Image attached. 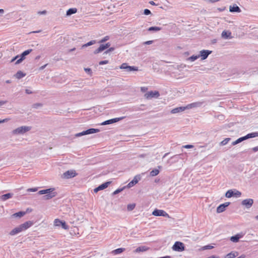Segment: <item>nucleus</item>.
Instances as JSON below:
<instances>
[{"mask_svg":"<svg viewBox=\"0 0 258 258\" xmlns=\"http://www.w3.org/2000/svg\"><path fill=\"white\" fill-rule=\"evenodd\" d=\"M26 76V74L22 72L21 71H18L14 75L16 78L20 79Z\"/></svg>","mask_w":258,"mask_h":258,"instance_id":"obj_26","label":"nucleus"},{"mask_svg":"<svg viewBox=\"0 0 258 258\" xmlns=\"http://www.w3.org/2000/svg\"><path fill=\"white\" fill-rule=\"evenodd\" d=\"M149 249V248L146 246H141L137 247L135 250V251L136 252H144L147 250Z\"/></svg>","mask_w":258,"mask_h":258,"instance_id":"obj_27","label":"nucleus"},{"mask_svg":"<svg viewBox=\"0 0 258 258\" xmlns=\"http://www.w3.org/2000/svg\"><path fill=\"white\" fill-rule=\"evenodd\" d=\"M160 96V93L157 91H151L145 94L144 96L147 99H150L152 98H158Z\"/></svg>","mask_w":258,"mask_h":258,"instance_id":"obj_8","label":"nucleus"},{"mask_svg":"<svg viewBox=\"0 0 258 258\" xmlns=\"http://www.w3.org/2000/svg\"><path fill=\"white\" fill-rule=\"evenodd\" d=\"M136 205L135 204H128L127 206V209L128 211H131L134 209L135 208Z\"/></svg>","mask_w":258,"mask_h":258,"instance_id":"obj_39","label":"nucleus"},{"mask_svg":"<svg viewBox=\"0 0 258 258\" xmlns=\"http://www.w3.org/2000/svg\"><path fill=\"white\" fill-rule=\"evenodd\" d=\"M244 235V234L242 232L238 233L234 236L230 237V239L233 242H238L239 241L240 238H242Z\"/></svg>","mask_w":258,"mask_h":258,"instance_id":"obj_18","label":"nucleus"},{"mask_svg":"<svg viewBox=\"0 0 258 258\" xmlns=\"http://www.w3.org/2000/svg\"><path fill=\"white\" fill-rule=\"evenodd\" d=\"M141 179V176L140 174L136 175L134 179L130 181L128 184L125 186L128 188H131L137 184Z\"/></svg>","mask_w":258,"mask_h":258,"instance_id":"obj_10","label":"nucleus"},{"mask_svg":"<svg viewBox=\"0 0 258 258\" xmlns=\"http://www.w3.org/2000/svg\"><path fill=\"white\" fill-rule=\"evenodd\" d=\"M241 195V192L236 189H229L225 194V197L228 198H230L232 197H240Z\"/></svg>","mask_w":258,"mask_h":258,"instance_id":"obj_3","label":"nucleus"},{"mask_svg":"<svg viewBox=\"0 0 258 258\" xmlns=\"http://www.w3.org/2000/svg\"><path fill=\"white\" fill-rule=\"evenodd\" d=\"M173 250L181 252L185 250V247L183 243L180 241H176L172 247Z\"/></svg>","mask_w":258,"mask_h":258,"instance_id":"obj_4","label":"nucleus"},{"mask_svg":"<svg viewBox=\"0 0 258 258\" xmlns=\"http://www.w3.org/2000/svg\"><path fill=\"white\" fill-rule=\"evenodd\" d=\"M32 49H29L23 51L19 56L20 58L16 61L15 64H18L21 63L23 61V60H24L25 59L26 56L30 54L32 52Z\"/></svg>","mask_w":258,"mask_h":258,"instance_id":"obj_5","label":"nucleus"},{"mask_svg":"<svg viewBox=\"0 0 258 258\" xmlns=\"http://www.w3.org/2000/svg\"><path fill=\"white\" fill-rule=\"evenodd\" d=\"M86 131L88 135L97 133L100 131L99 129L94 128H90Z\"/></svg>","mask_w":258,"mask_h":258,"instance_id":"obj_30","label":"nucleus"},{"mask_svg":"<svg viewBox=\"0 0 258 258\" xmlns=\"http://www.w3.org/2000/svg\"><path fill=\"white\" fill-rule=\"evenodd\" d=\"M214 247L213 246L211 245H207L203 247L204 249H211Z\"/></svg>","mask_w":258,"mask_h":258,"instance_id":"obj_48","label":"nucleus"},{"mask_svg":"<svg viewBox=\"0 0 258 258\" xmlns=\"http://www.w3.org/2000/svg\"><path fill=\"white\" fill-rule=\"evenodd\" d=\"M257 137H258V132H253L247 134L246 136H244V138L245 140H246L250 138H253Z\"/></svg>","mask_w":258,"mask_h":258,"instance_id":"obj_23","label":"nucleus"},{"mask_svg":"<svg viewBox=\"0 0 258 258\" xmlns=\"http://www.w3.org/2000/svg\"><path fill=\"white\" fill-rule=\"evenodd\" d=\"M125 249L124 248H118L112 251L111 253L113 254H119L124 251Z\"/></svg>","mask_w":258,"mask_h":258,"instance_id":"obj_32","label":"nucleus"},{"mask_svg":"<svg viewBox=\"0 0 258 258\" xmlns=\"http://www.w3.org/2000/svg\"><path fill=\"white\" fill-rule=\"evenodd\" d=\"M19 57V55H17L16 56H15V57H14L11 60V62H14L15 60H16Z\"/></svg>","mask_w":258,"mask_h":258,"instance_id":"obj_61","label":"nucleus"},{"mask_svg":"<svg viewBox=\"0 0 258 258\" xmlns=\"http://www.w3.org/2000/svg\"><path fill=\"white\" fill-rule=\"evenodd\" d=\"M109 62L108 60H101L99 62V64L100 65H103V64H107Z\"/></svg>","mask_w":258,"mask_h":258,"instance_id":"obj_50","label":"nucleus"},{"mask_svg":"<svg viewBox=\"0 0 258 258\" xmlns=\"http://www.w3.org/2000/svg\"><path fill=\"white\" fill-rule=\"evenodd\" d=\"M253 204V200L252 199H247L242 201L241 204L245 206L247 209L250 208Z\"/></svg>","mask_w":258,"mask_h":258,"instance_id":"obj_17","label":"nucleus"},{"mask_svg":"<svg viewBox=\"0 0 258 258\" xmlns=\"http://www.w3.org/2000/svg\"><path fill=\"white\" fill-rule=\"evenodd\" d=\"M47 13V11L46 10H44L42 11H39L38 14L39 15H45Z\"/></svg>","mask_w":258,"mask_h":258,"instance_id":"obj_59","label":"nucleus"},{"mask_svg":"<svg viewBox=\"0 0 258 258\" xmlns=\"http://www.w3.org/2000/svg\"><path fill=\"white\" fill-rule=\"evenodd\" d=\"M212 51L209 50H202L200 52V57H201L202 60L206 59L208 56L212 53Z\"/></svg>","mask_w":258,"mask_h":258,"instance_id":"obj_16","label":"nucleus"},{"mask_svg":"<svg viewBox=\"0 0 258 258\" xmlns=\"http://www.w3.org/2000/svg\"><path fill=\"white\" fill-rule=\"evenodd\" d=\"M230 204V202H226L223 204H222L220 205L217 208V213H220L225 211L226 208L229 206Z\"/></svg>","mask_w":258,"mask_h":258,"instance_id":"obj_14","label":"nucleus"},{"mask_svg":"<svg viewBox=\"0 0 258 258\" xmlns=\"http://www.w3.org/2000/svg\"><path fill=\"white\" fill-rule=\"evenodd\" d=\"M149 4L153 6H158V4H156L154 1H150Z\"/></svg>","mask_w":258,"mask_h":258,"instance_id":"obj_63","label":"nucleus"},{"mask_svg":"<svg viewBox=\"0 0 258 258\" xmlns=\"http://www.w3.org/2000/svg\"><path fill=\"white\" fill-rule=\"evenodd\" d=\"M25 92L26 93H27V94H32L33 92L29 89H26L25 90Z\"/></svg>","mask_w":258,"mask_h":258,"instance_id":"obj_62","label":"nucleus"},{"mask_svg":"<svg viewBox=\"0 0 258 258\" xmlns=\"http://www.w3.org/2000/svg\"><path fill=\"white\" fill-rule=\"evenodd\" d=\"M252 150L254 152L258 151V146L253 148Z\"/></svg>","mask_w":258,"mask_h":258,"instance_id":"obj_64","label":"nucleus"},{"mask_svg":"<svg viewBox=\"0 0 258 258\" xmlns=\"http://www.w3.org/2000/svg\"><path fill=\"white\" fill-rule=\"evenodd\" d=\"M153 42V40H149V41H147L145 42L144 43V44H147V45H150V44H152Z\"/></svg>","mask_w":258,"mask_h":258,"instance_id":"obj_60","label":"nucleus"},{"mask_svg":"<svg viewBox=\"0 0 258 258\" xmlns=\"http://www.w3.org/2000/svg\"><path fill=\"white\" fill-rule=\"evenodd\" d=\"M13 194L7 193V194L2 195L1 197V200L5 201L7 200L8 199L11 198L13 197Z\"/></svg>","mask_w":258,"mask_h":258,"instance_id":"obj_24","label":"nucleus"},{"mask_svg":"<svg viewBox=\"0 0 258 258\" xmlns=\"http://www.w3.org/2000/svg\"><path fill=\"white\" fill-rule=\"evenodd\" d=\"M120 69L125 70L127 72L137 71L138 70V68L135 66H130L126 63H123L120 66Z\"/></svg>","mask_w":258,"mask_h":258,"instance_id":"obj_6","label":"nucleus"},{"mask_svg":"<svg viewBox=\"0 0 258 258\" xmlns=\"http://www.w3.org/2000/svg\"><path fill=\"white\" fill-rule=\"evenodd\" d=\"M111 183L110 181H107L105 182L101 185H99L98 187L95 188L94 189V192L95 193H97L99 190H103L107 188L108 185Z\"/></svg>","mask_w":258,"mask_h":258,"instance_id":"obj_15","label":"nucleus"},{"mask_svg":"<svg viewBox=\"0 0 258 258\" xmlns=\"http://www.w3.org/2000/svg\"><path fill=\"white\" fill-rule=\"evenodd\" d=\"M236 141H237L238 144L245 141L244 136L238 138V139L236 140Z\"/></svg>","mask_w":258,"mask_h":258,"instance_id":"obj_49","label":"nucleus"},{"mask_svg":"<svg viewBox=\"0 0 258 258\" xmlns=\"http://www.w3.org/2000/svg\"><path fill=\"white\" fill-rule=\"evenodd\" d=\"M26 214V212L24 211H20L13 214L12 215L13 218H21Z\"/></svg>","mask_w":258,"mask_h":258,"instance_id":"obj_25","label":"nucleus"},{"mask_svg":"<svg viewBox=\"0 0 258 258\" xmlns=\"http://www.w3.org/2000/svg\"><path fill=\"white\" fill-rule=\"evenodd\" d=\"M184 155L182 154H177L175 155H174L173 156L171 157L167 161L168 163H170V164H172L175 162H176L178 161L179 159H182L183 156H184Z\"/></svg>","mask_w":258,"mask_h":258,"instance_id":"obj_11","label":"nucleus"},{"mask_svg":"<svg viewBox=\"0 0 258 258\" xmlns=\"http://www.w3.org/2000/svg\"><path fill=\"white\" fill-rule=\"evenodd\" d=\"M77 175L75 170H70L64 172L62 177L65 179H69L75 177Z\"/></svg>","mask_w":258,"mask_h":258,"instance_id":"obj_7","label":"nucleus"},{"mask_svg":"<svg viewBox=\"0 0 258 258\" xmlns=\"http://www.w3.org/2000/svg\"><path fill=\"white\" fill-rule=\"evenodd\" d=\"M151 14V12L150 11V10H149V9H146L144 10V14L145 15H149L150 14Z\"/></svg>","mask_w":258,"mask_h":258,"instance_id":"obj_47","label":"nucleus"},{"mask_svg":"<svg viewBox=\"0 0 258 258\" xmlns=\"http://www.w3.org/2000/svg\"><path fill=\"white\" fill-rule=\"evenodd\" d=\"M124 118H125L124 116H122V117H117V118H112L113 123H115V122H116L117 121H119L120 120H121L122 119H123Z\"/></svg>","mask_w":258,"mask_h":258,"instance_id":"obj_41","label":"nucleus"},{"mask_svg":"<svg viewBox=\"0 0 258 258\" xmlns=\"http://www.w3.org/2000/svg\"><path fill=\"white\" fill-rule=\"evenodd\" d=\"M238 255V252H231L226 255L225 258H235Z\"/></svg>","mask_w":258,"mask_h":258,"instance_id":"obj_31","label":"nucleus"},{"mask_svg":"<svg viewBox=\"0 0 258 258\" xmlns=\"http://www.w3.org/2000/svg\"><path fill=\"white\" fill-rule=\"evenodd\" d=\"M162 29L161 27H157V26H152L148 28V30L149 31H158Z\"/></svg>","mask_w":258,"mask_h":258,"instance_id":"obj_34","label":"nucleus"},{"mask_svg":"<svg viewBox=\"0 0 258 258\" xmlns=\"http://www.w3.org/2000/svg\"><path fill=\"white\" fill-rule=\"evenodd\" d=\"M45 190L46 194H49V193H54L55 192V191H54L55 190L54 188H49L48 189H46Z\"/></svg>","mask_w":258,"mask_h":258,"instance_id":"obj_42","label":"nucleus"},{"mask_svg":"<svg viewBox=\"0 0 258 258\" xmlns=\"http://www.w3.org/2000/svg\"><path fill=\"white\" fill-rule=\"evenodd\" d=\"M9 120H10L9 118H5L4 119L0 120V123L6 122L8 121Z\"/></svg>","mask_w":258,"mask_h":258,"instance_id":"obj_57","label":"nucleus"},{"mask_svg":"<svg viewBox=\"0 0 258 258\" xmlns=\"http://www.w3.org/2000/svg\"><path fill=\"white\" fill-rule=\"evenodd\" d=\"M42 104L41 103H36L32 105V108L35 109H38L39 107L42 106Z\"/></svg>","mask_w":258,"mask_h":258,"instance_id":"obj_40","label":"nucleus"},{"mask_svg":"<svg viewBox=\"0 0 258 258\" xmlns=\"http://www.w3.org/2000/svg\"><path fill=\"white\" fill-rule=\"evenodd\" d=\"M8 102L7 100H0V107H1L3 105L6 104Z\"/></svg>","mask_w":258,"mask_h":258,"instance_id":"obj_53","label":"nucleus"},{"mask_svg":"<svg viewBox=\"0 0 258 258\" xmlns=\"http://www.w3.org/2000/svg\"><path fill=\"white\" fill-rule=\"evenodd\" d=\"M126 187L125 186L121 187V188H119L118 189H117L116 190H115L113 193H112V195H117L118 194V193L120 192L121 191H122L124 189H125V188Z\"/></svg>","mask_w":258,"mask_h":258,"instance_id":"obj_36","label":"nucleus"},{"mask_svg":"<svg viewBox=\"0 0 258 258\" xmlns=\"http://www.w3.org/2000/svg\"><path fill=\"white\" fill-rule=\"evenodd\" d=\"M199 57H200V55H193L189 57L188 58V60H190L191 61H194L197 59Z\"/></svg>","mask_w":258,"mask_h":258,"instance_id":"obj_38","label":"nucleus"},{"mask_svg":"<svg viewBox=\"0 0 258 258\" xmlns=\"http://www.w3.org/2000/svg\"><path fill=\"white\" fill-rule=\"evenodd\" d=\"M113 123L112 119L104 121L101 123V125H107Z\"/></svg>","mask_w":258,"mask_h":258,"instance_id":"obj_43","label":"nucleus"},{"mask_svg":"<svg viewBox=\"0 0 258 258\" xmlns=\"http://www.w3.org/2000/svg\"><path fill=\"white\" fill-rule=\"evenodd\" d=\"M230 140L231 138H226L220 143V145L221 146L226 145Z\"/></svg>","mask_w":258,"mask_h":258,"instance_id":"obj_37","label":"nucleus"},{"mask_svg":"<svg viewBox=\"0 0 258 258\" xmlns=\"http://www.w3.org/2000/svg\"><path fill=\"white\" fill-rule=\"evenodd\" d=\"M54 225L55 226H61V227L65 230L69 229V226L66 224V222L58 219L54 220Z\"/></svg>","mask_w":258,"mask_h":258,"instance_id":"obj_9","label":"nucleus"},{"mask_svg":"<svg viewBox=\"0 0 258 258\" xmlns=\"http://www.w3.org/2000/svg\"><path fill=\"white\" fill-rule=\"evenodd\" d=\"M114 50V47H110V48H109L108 49H107L106 51H105L104 52V53L107 54V53H109L110 52L113 51Z\"/></svg>","mask_w":258,"mask_h":258,"instance_id":"obj_51","label":"nucleus"},{"mask_svg":"<svg viewBox=\"0 0 258 258\" xmlns=\"http://www.w3.org/2000/svg\"><path fill=\"white\" fill-rule=\"evenodd\" d=\"M159 172L160 171L158 169H154L150 172V175L151 176H155L157 175L159 173Z\"/></svg>","mask_w":258,"mask_h":258,"instance_id":"obj_35","label":"nucleus"},{"mask_svg":"<svg viewBox=\"0 0 258 258\" xmlns=\"http://www.w3.org/2000/svg\"><path fill=\"white\" fill-rule=\"evenodd\" d=\"M187 109L186 106H180L175 108L171 110V113L172 114H175L179 112H181Z\"/></svg>","mask_w":258,"mask_h":258,"instance_id":"obj_20","label":"nucleus"},{"mask_svg":"<svg viewBox=\"0 0 258 258\" xmlns=\"http://www.w3.org/2000/svg\"><path fill=\"white\" fill-rule=\"evenodd\" d=\"M31 128L30 126H22L14 130L12 133L14 135H22L29 131Z\"/></svg>","mask_w":258,"mask_h":258,"instance_id":"obj_2","label":"nucleus"},{"mask_svg":"<svg viewBox=\"0 0 258 258\" xmlns=\"http://www.w3.org/2000/svg\"><path fill=\"white\" fill-rule=\"evenodd\" d=\"M110 46V43L109 42H107L105 44H101L99 46V47L94 51V54L99 53L103 51V50H105L106 49L109 48Z\"/></svg>","mask_w":258,"mask_h":258,"instance_id":"obj_13","label":"nucleus"},{"mask_svg":"<svg viewBox=\"0 0 258 258\" xmlns=\"http://www.w3.org/2000/svg\"><path fill=\"white\" fill-rule=\"evenodd\" d=\"M37 190V188H28L27 189V191H32V192H35V191H36Z\"/></svg>","mask_w":258,"mask_h":258,"instance_id":"obj_55","label":"nucleus"},{"mask_svg":"<svg viewBox=\"0 0 258 258\" xmlns=\"http://www.w3.org/2000/svg\"><path fill=\"white\" fill-rule=\"evenodd\" d=\"M77 12V9L76 8H70L67 11L66 15L69 16L76 13Z\"/></svg>","mask_w":258,"mask_h":258,"instance_id":"obj_29","label":"nucleus"},{"mask_svg":"<svg viewBox=\"0 0 258 258\" xmlns=\"http://www.w3.org/2000/svg\"><path fill=\"white\" fill-rule=\"evenodd\" d=\"M33 225V222L31 221H28L24 223L19 225L18 227L12 230L9 234L11 236L15 235L22 231H24Z\"/></svg>","mask_w":258,"mask_h":258,"instance_id":"obj_1","label":"nucleus"},{"mask_svg":"<svg viewBox=\"0 0 258 258\" xmlns=\"http://www.w3.org/2000/svg\"><path fill=\"white\" fill-rule=\"evenodd\" d=\"M152 215L155 216L169 217V215L164 210L156 209L152 212Z\"/></svg>","mask_w":258,"mask_h":258,"instance_id":"obj_12","label":"nucleus"},{"mask_svg":"<svg viewBox=\"0 0 258 258\" xmlns=\"http://www.w3.org/2000/svg\"><path fill=\"white\" fill-rule=\"evenodd\" d=\"M226 9V7H222V8H217V10L219 11V12H223L224 11H225V10Z\"/></svg>","mask_w":258,"mask_h":258,"instance_id":"obj_56","label":"nucleus"},{"mask_svg":"<svg viewBox=\"0 0 258 258\" xmlns=\"http://www.w3.org/2000/svg\"><path fill=\"white\" fill-rule=\"evenodd\" d=\"M38 194L39 195H44V194H46L45 190V189H43V190H39V191H38Z\"/></svg>","mask_w":258,"mask_h":258,"instance_id":"obj_58","label":"nucleus"},{"mask_svg":"<svg viewBox=\"0 0 258 258\" xmlns=\"http://www.w3.org/2000/svg\"><path fill=\"white\" fill-rule=\"evenodd\" d=\"M84 71L86 73L90 75V76H92V71L91 69L90 68H85Z\"/></svg>","mask_w":258,"mask_h":258,"instance_id":"obj_46","label":"nucleus"},{"mask_svg":"<svg viewBox=\"0 0 258 258\" xmlns=\"http://www.w3.org/2000/svg\"><path fill=\"white\" fill-rule=\"evenodd\" d=\"M109 37L108 36H106L105 37H104V38H103L101 40H100L99 41V43H103V42H106V41H107L108 40H109Z\"/></svg>","mask_w":258,"mask_h":258,"instance_id":"obj_44","label":"nucleus"},{"mask_svg":"<svg viewBox=\"0 0 258 258\" xmlns=\"http://www.w3.org/2000/svg\"><path fill=\"white\" fill-rule=\"evenodd\" d=\"M222 37L225 39H230L232 38L231 32L229 31H223L222 33Z\"/></svg>","mask_w":258,"mask_h":258,"instance_id":"obj_22","label":"nucleus"},{"mask_svg":"<svg viewBox=\"0 0 258 258\" xmlns=\"http://www.w3.org/2000/svg\"><path fill=\"white\" fill-rule=\"evenodd\" d=\"M183 148H186V149H190L194 147V146L192 145H186L183 146Z\"/></svg>","mask_w":258,"mask_h":258,"instance_id":"obj_54","label":"nucleus"},{"mask_svg":"<svg viewBox=\"0 0 258 258\" xmlns=\"http://www.w3.org/2000/svg\"><path fill=\"white\" fill-rule=\"evenodd\" d=\"M203 102H196L188 104L186 106L187 109H190L195 107H198L202 106Z\"/></svg>","mask_w":258,"mask_h":258,"instance_id":"obj_21","label":"nucleus"},{"mask_svg":"<svg viewBox=\"0 0 258 258\" xmlns=\"http://www.w3.org/2000/svg\"><path fill=\"white\" fill-rule=\"evenodd\" d=\"M145 106V105L144 104H141L140 105V106L139 107H136L135 108V109H134V110L135 111H139V110H144V108H143L142 107H144Z\"/></svg>","mask_w":258,"mask_h":258,"instance_id":"obj_45","label":"nucleus"},{"mask_svg":"<svg viewBox=\"0 0 258 258\" xmlns=\"http://www.w3.org/2000/svg\"><path fill=\"white\" fill-rule=\"evenodd\" d=\"M83 136H85V134H84V133L83 131L81 133H77L75 135V137H81Z\"/></svg>","mask_w":258,"mask_h":258,"instance_id":"obj_52","label":"nucleus"},{"mask_svg":"<svg viewBox=\"0 0 258 258\" xmlns=\"http://www.w3.org/2000/svg\"><path fill=\"white\" fill-rule=\"evenodd\" d=\"M56 195L57 192H54V193H49V194H46V195L43 196V199L44 200H49L55 197Z\"/></svg>","mask_w":258,"mask_h":258,"instance_id":"obj_28","label":"nucleus"},{"mask_svg":"<svg viewBox=\"0 0 258 258\" xmlns=\"http://www.w3.org/2000/svg\"><path fill=\"white\" fill-rule=\"evenodd\" d=\"M96 43V41L95 40H91V41L88 42V43L83 44L82 46V48H84L85 47L91 46V45H92L93 44H95Z\"/></svg>","mask_w":258,"mask_h":258,"instance_id":"obj_33","label":"nucleus"},{"mask_svg":"<svg viewBox=\"0 0 258 258\" xmlns=\"http://www.w3.org/2000/svg\"><path fill=\"white\" fill-rule=\"evenodd\" d=\"M229 11L231 13H240L241 10L236 4H233L230 6Z\"/></svg>","mask_w":258,"mask_h":258,"instance_id":"obj_19","label":"nucleus"}]
</instances>
